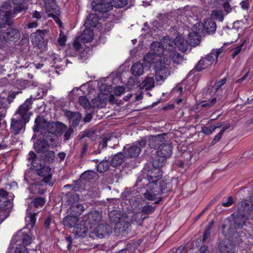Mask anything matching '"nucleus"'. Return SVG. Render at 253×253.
I'll use <instances>...</instances> for the list:
<instances>
[{
  "label": "nucleus",
  "mask_w": 253,
  "mask_h": 253,
  "mask_svg": "<svg viewBox=\"0 0 253 253\" xmlns=\"http://www.w3.org/2000/svg\"><path fill=\"white\" fill-rule=\"evenodd\" d=\"M146 145V140L140 139L133 143L131 145H126L123 150L126 158H134L139 156L142 148Z\"/></svg>",
  "instance_id": "5"
},
{
  "label": "nucleus",
  "mask_w": 253,
  "mask_h": 253,
  "mask_svg": "<svg viewBox=\"0 0 253 253\" xmlns=\"http://www.w3.org/2000/svg\"><path fill=\"white\" fill-rule=\"evenodd\" d=\"M125 158L126 156L123 151L122 152H119L115 154L111 159L110 165L114 168L118 167L124 162Z\"/></svg>",
  "instance_id": "24"
},
{
  "label": "nucleus",
  "mask_w": 253,
  "mask_h": 253,
  "mask_svg": "<svg viewBox=\"0 0 253 253\" xmlns=\"http://www.w3.org/2000/svg\"><path fill=\"white\" fill-rule=\"evenodd\" d=\"M147 186L146 192L143 194L144 197L148 200H155L160 194L158 185L152 182H149Z\"/></svg>",
  "instance_id": "10"
},
{
  "label": "nucleus",
  "mask_w": 253,
  "mask_h": 253,
  "mask_svg": "<svg viewBox=\"0 0 253 253\" xmlns=\"http://www.w3.org/2000/svg\"><path fill=\"white\" fill-rule=\"evenodd\" d=\"M42 137L38 139L34 143V147L37 153H43L50 148L57 146L59 138L56 134L44 132Z\"/></svg>",
  "instance_id": "2"
},
{
  "label": "nucleus",
  "mask_w": 253,
  "mask_h": 253,
  "mask_svg": "<svg viewBox=\"0 0 253 253\" xmlns=\"http://www.w3.org/2000/svg\"><path fill=\"white\" fill-rule=\"evenodd\" d=\"M88 222L91 225H95L98 223L101 219V215L97 211H92L88 214Z\"/></svg>",
  "instance_id": "31"
},
{
  "label": "nucleus",
  "mask_w": 253,
  "mask_h": 253,
  "mask_svg": "<svg viewBox=\"0 0 253 253\" xmlns=\"http://www.w3.org/2000/svg\"><path fill=\"white\" fill-rule=\"evenodd\" d=\"M3 40L6 42H15L20 38V33L18 30L13 28H8L2 33Z\"/></svg>",
  "instance_id": "9"
},
{
  "label": "nucleus",
  "mask_w": 253,
  "mask_h": 253,
  "mask_svg": "<svg viewBox=\"0 0 253 253\" xmlns=\"http://www.w3.org/2000/svg\"><path fill=\"white\" fill-rule=\"evenodd\" d=\"M37 100L36 98L32 100V98H30L26 99L24 103L21 105L17 111H29L32 109V107L33 105L36 104L37 107L35 109L40 110L42 109V105L38 106L37 103Z\"/></svg>",
  "instance_id": "20"
},
{
  "label": "nucleus",
  "mask_w": 253,
  "mask_h": 253,
  "mask_svg": "<svg viewBox=\"0 0 253 253\" xmlns=\"http://www.w3.org/2000/svg\"><path fill=\"white\" fill-rule=\"evenodd\" d=\"M13 12L10 10L3 11L0 10V28L5 27L6 25L10 26L13 22L11 21Z\"/></svg>",
  "instance_id": "17"
},
{
  "label": "nucleus",
  "mask_w": 253,
  "mask_h": 253,
  "mask_svg": "<svg viewBox=\"0 0 253 253\" xmlns=\"http://www.w3.org/2000/svg\"><path fill=\"white\" fill-rule=\"evenodd\" d=\"M25 0H12V2L15 6L13 8V14H16L22 12L25 10L27 8L23 4Z\"/></svg>",
  "instance_id": "34"
},
{
  "label": "nucleus",
  "mask_w": 253,
  "mask_h": 253,
  "mask_svg": "<svg viewBox=\"0 0 253 253\" xmlns=\"http://www.w3.org/2000/svg\"><path fill=\"white\" fill-rule=\"evenodd\" d=\"M11 209L12 208L0 209V223L9 216Z\"/></svg>",
  "instance_id": "48"
},
{
  "label": "nucleus",
  "mask_w": 253,
  "mask_h": 253,
  "mask_svg": "<svg viewBox=\"0 0 253 253\" xmlns=\"http://www.w3.org/2000/svg\"><path fill=\"white\" fill-rule=\"evenodd\" d=\"M94 37V32L92 30L86 28L81 35V40L83 42L88 43L91 42Z\"/></svg>",
  "instance_id": "28"
},
{
  "label": "nucleus",
  "mask_w": 253,
  "mask_h": 253,
  "mask_svg": "<svg viewBox=\"0 0 253 253\" xmlns=\"http://www.w3.org/2000/svg\"><path fill=\"white\" fill-rule=\"evenodd\" d=\"M160 58H157L152 66L156 73V78L157 81L162 80L167 73L168 68L166 67L165 62Z\"/></svg>",
  "instance_id": "7"
},
{
  "label": "nucleus",
  "mask_w": 253,
  "mask_h": 253,
  "mask_svg": "<svg viewBox=\"0 0 253 253\" xmlns=\"http://www.w3.org/2000/svg\"><path fill=\"white\" fill-rule=\"evenodd\" d=\"M55 154L53 151H46L42 153L40 161H43L45 163H52L54 160Z\"/></svg>",
  "instance_id": "33"
},
{
  "label": "nucleus",
  "mask_w": 253,
  "mask_h": 253,
  "mask_svg": "<svg viewBox=\"0 0 253 253\" xmlns=\"http://www.w3.org/2000/svg\"><path fill=\"white\" fill-rule=\"evenodd\" d=\"M14 253H29L27 248L24 246L17 247Z\"/></svg>",
  "instance_id": "63"
},
{
  "label": "nucleus",
  "mask_w": 253,
  "mask_h": 253,
  "mask_svg": "<svg viewBox=\"0 0 253 253\" xmlns=\"http://www.w3.org/2000/svg\"><path fill=\"white\" fill-rule=\"evenodd\" d=\"M27 112H16L11 120V132L15 135L20 133L25 124L29 121Z\"/></svg>",
  "instance_id": "3"
},
{
  "label": "nucleus",
  "mask_w": 253,
  "mask_h": 253,
  "mask_svg": "<svg viewBox=\"0 0 253 253\" xmlns=\"http://www.w3.org/2000/svg\"><path fill=\"white\" fill-rule=\"evenodd\" d=\"M66 114L69 117V119L72 120L73 126H76L79 125L81 117L79 112H66Z\"/></svg>",
  "instance_id": "32"
},
{
  "label": "nucleus",
  "mask_w": 253,
  "mask_h": 253,
  "mask_svg": "<svg viewBox=\"0 0 253 253\" xmlns=\"http://www.w3.org/2000/svg\"><path fill=\"white\" fill-rule=\"evenodd\" d=\"M66 202L69 205H74L78 202L80 199L79 195L75 193L69 192L65 196Z\"/></svg>",
  "instance_id": "36"
},
{
  "label": "nucleus",
  "mask_w": 253,
  "mask_h": 253,
  "mask_svg": "<svg viewBox=\"0 0 253 253\" xmlns=\"http://www.w3.org/2000/svg\"><path fill=\"white\" fill-rule=\"evenodd\" d=\"M78 221L79 218L76 215L69 214L63 218L62 222L65 226L69 228H72L75 227L77 225V223Z\"/></svg>",
  "instance_id": "25"
},
{
  "label": "nucleus",
  "mask_w": 253,
  "mask_h": 253,
  "mask_svg": "<svg viewBox=\"0 0 253 253\" xmlns=\"http://www.w3.org/2000/svg\"><path fill=\"white\" fill-rule=\"evenodd\" d=\"M228 233L229 234L230 236L232 238V240L235 242V243L239 244L240 243L242 242V239L241 236L236 230H234V231L233 232H228Z\"/></svg>",
  "instance_id": "51"
},
{
  "label": "nucleus",
  "mask_w": 253,
  "mask_h": 253,
  "mask_svg": "<svg viewBox=\"0 0 253 253\" xmlns=\"http://www.w3.org/2000/svg\"><path fill=\"white\" fill-rule=\"evenodd\" d=\"M167 158L165 156L159 155L158 153L153 158L152 165L155 168H159L163 167L166 163Z\"/></svg>",
  "instance_id": "30"
},
{
  "label": "nucleus",
  "mask_w": 253,
  "mask_h": 253,
  "mask_svg": "<svg viewBox=\"0 0 253 253\" xmlns=\"http://www.w3.org/2000/svg\"><path fill=\"white\" fill-rule=\"evenodd\" d=\"M12 240L13 242L15 241V243L20 241L23 246H25L31 244L33 239L29 230L25 231L24 230H21L13 236Z\"/></svg>",
  "instance_id": "8"
},
{
  "label": "nucleus",
  "mask_w": 253,
  "mask_h": 253,
  "mask_svg": "<svg viewBox=\"0 0 253 253\" xmlns=\"http://www.w3.org/2000/svg\"><path fill=\"white\" fill-rule=\"evenodd\" d=\"M188 43L192 46H195L200 43V36L196 32L190 33L188 35Z\"/></svg>",
  "instance_id": "38"
},
{
  "label": "nucleus",
  "mask_w": 253,
  "mask_h": 253,
  "mask_svg": "<svg viewBox=\"0 0 253 253\" xmlns=\"http://www.w3.org/2000/svg\"><path fill=\"white\" fill-rule=\"evenodd\" d=\"M236 212L249 217L251 213L252 212L253 214V204L251 203L250 200H246L242 201L238 204Z\"/></svg>",
  "instance_id": "11"
},
{
  "label": "nucleus",
  "mask_w": 253,
  "mask_h": 253,
  "mask_svg": "<svg viewBox=\"0 0 253 253\" xmlns=\"http://www.w3.org/2000/svg\"><path fill=\"white\" fill-rule=\"evenodd\" d=\"M144 217H142V215L139 213H136L134 214L132 217L131 221H136L137 223H141L142 222Z\"/></svg>",
  "instance_id": "58"
},
{
  "label": "nucleus",
  "mask_w": 253,
  "mask_h": 253,
  "mask_svg": "<svg viewBox=\"0 0 253 253\" xmlns=\"http://www.w3.org/2000/svg\"><path fill=\"white\" fill-rule=\"evenodd\" d=\"M45 203V200L44 198L42 197H37L33 199L30 205V208H32L35 207L38 208L39 207H42Z\"/></svg>",
  "instance_id": "42"
},
{
  "label": "nucleus",
  "mask_w": 253,
  "mask_h": 253,
  "mask_svg": "<svg viewBox=\"0 0 253 253\" xmlns=\"http://www.w3.org/2000/svg\"><path fill=\"white\" fill-rule=\"evenodd\" d=\"M226 79L224 78L218 81L215 82L214 85L212 86V90L214 92H216L219 89H222V86L226 84Z\"/></svg>",
  "instance_id": "46"
},
{
  "label": "nucleus",
  "mask_w": 253,
  "mask_h": 253,
  "mask_svg": "<svg viewBox=\"0 0 253 253\" xmlns=\"http://www.w3.org/2000/svg\"><path fill=\"white\" fill-rule=\"evenodd\" d=\"M111 137L105 136L102 138L99 142L98 148L102 150L107 146V142L110 140Z\"/></svg>",
  "instance_id": "54"
},
{
  "label": "nucleus",
  "mask_w": 253,
  "mask_h": 253,
  "mask_svg": "<svg viewBox=\"0 0 253 253\" xmlns=\"http://www.w3.org/2000/svg\"><path fill=\"white\" fill-rule=\"evenodd\" d=\"M159 194H167L171 191L172 183L169 181H160L158 182Z\"/></svg>",
  "instance_id": "26"
},
{
  "label": "nucleus",
  "mask_w": 253,
  "mask_h": 253,
  "mask_svg": "<svg viewBox=\"0 0 253 253\" xmlns=\"http://www.w3.org/2000/svg\"><path fill=\"white\" fill-rule=\"evenodd\" d=\"M219 251L221 253H230L235 250V245L228 239L219 240L218 243Z\"/></svg>",
  "instance_id": "14"
},
{
  "label": "nucleus",
  "mask_w": 253,
  "mask_h": 253,
  "mask_svg": "<svg viewBox=\"0 0 253 253\" xmlns=\"http://www.w3.org/2000/svg\"><path fill=\"white\" fill-rule=\"evenodd\" d=\"M50 169L49 167L45 166V165L43 168H42L41 169L37 171V173L39 176L43 177L42 181L49 185L50 184L49 181L51 178V174L50 173Z\"/></svg>",
  "instance_id": "22"
},
{
  "label": "nucleus",
  "mask_w": 253,
  "mask_h": 253,
  "mask_svg": "<svg viewBox=\"0 0 253 253\" xmlns=\"http://www.w3.org/2000/svg\"><path fill=\"white\" fill-rule=\"evenodd\" d=\"M125 88L123 86H117L115 87L114 92L116 95L119 96L125 92Z\"/></svg>",
  "instance_id": "64"
},
{
  "label": "nucleus",
  "mask_w": 253,
  "mask_h": 253,
  "mask_svg": "<svg viewBox=\"0 0 253 253\" xmlns=\"http://www.w3.org/2000/svg\"><path fill=\"white\" fill-rule=\"evenodd\" d=\"M155 207L151 205H147L143 207L141 210V211L145 214H150L153 212L155 211Z\"/></svg>",
  "instance_id": "57"
},
{
  "label": "nucleus",
  "mask_w": 253,
  "mask_h": 253,
  "mask_svg": "<svg viewBox=\"0 0 253 253\" xmlns=\"http://www.w3.org/2000/svg\"><path fill=\"white\" fill-rule=\"evenodd\" d=\"M94 14H90L85 21L84 24H88L92 27H95L98 23L97 19Z\"/></svg>",
  "instance_id": "49"
},
{
  "label": "nucleus",
  "mask_w": 253,
  "mask_h": 253,
  "mask_svg": "<svg viewBox=\"0 0 253 253\" xmlns=\"http://www.w3.org/2000/svg\"><path fill=\"white\" fill-rule=\"evenodd\" d=\"M35 123L33 131L37 132L41 129V134H43L44 132L62 134L63 131L66 128V126L62 123L59 122H48L43 117L39 116L35 119Z\"/></svg>",
  "instance_id": "1"
},
{
  "label": "nucleus",
  "mask_w": 253,
  "mask_h": 253,
  "mask_svg": "<svg viewBox=\"0 0 253 253\" xmlns=\"http://www.w3.org/2000/svg\"><path fill=\"white\" fill-rule=\"evenodd\" d=\"M143 83L146 89H150L154 86V79L153 77H147L145 78Z\"/></svg>",
  "instance_id": "50"
},
{
  "label": "nucleus",
  "mask_w": 253,
  "mask_h": 253,
  "mask_svg": "<svg viewBox=\"0 0 253 253\" xmlns=\"http://www.w3.org/2000/svg\"><path fill=\"white\" fill-rule=\"evenodd\" d=\"M98 112H91V113H89V114H87L86 115V116H85V118H84V122H89L93 116H95L96 115V116L97 117H98V119L100 120V119H101L103 117V116L102 115V114H100V115H98L97 114V113H98ZM100 114H102L103 113V112H99Z\"/></svg>",
  "instance_id": "53"
},
{
  "label": "nucleus",
  "mask_w": 253,
  "mask_h": 253,
  "mask_svg": "<svg viewBox=\"0 0 253 253\" xmlns=\"http://www.w3.org/2000/svg\"><path fill=\"white\" fill-rule=\"evenodd\" d=\"M48 16L49 17L52 18L55 21L56 23L59 26V27H61L62 26V22L60 20L58 15L49 13L48 14Z\"/></svg>",
  "instance_id": "56"
},
{
  "label": "nucleus",
  "mask_w": 253,
  "mask_h": 253,
  "mask_svg": "<svg viewBox=\"0 0 253 253\" xmlns=\"http://www.w3.org/2000/svg\"><path fill=\"white\" fill-rule=\"evenodd\" d=\"M202 30L201 33L203 34L207 33L208 34H214L216 30V24L215 22L211 18L206 19L202 23Z\"/></svg>",
  "instance_id": "15"
},
{
  "label": "nucleus",
  "mask_w": 253,
  "mask_h": 253,
  "mask_svg": "<svg viewBox=\"0 0 253 253\" xmlns=\"http://www.w3.org/2000/svg\"><path fill=\"white\" fill-rule=\"evenodd\" d=\"M88 229L84 225L77 224L74 228L73 233L78 237H84L87 235Z\"/></svg>",
  "instance_id": "29"
},
{
  "label": "nucleus",
  "mask_w": 253,
  "mask_h": 253,
  "mask_svg": "<svg viewBox=\"0 0 253 253\" xmlns=\"http://www.w3.org/2000/svg\"><path fill=\"white\" fill-rule=\"evenodd\" d=\"M42 161L38 160L37 161H33L31 162L32 166L35 169V170L37 171L40 169H41L42 168H43L45 164L41 163Z\"/></svg>",
  "instance_id": "55"
},
{
  "label": "nucleus",
  "mask_w": 253,
  "mask_h": 253,
  "mask_svg": "<svg viewBox=\"0 0 253 253\" xmlns=\"http://www.w3.org/2000/svg\"><path fill=\"white\" fill-rule=\"evenodd\" d=\"M113 6L116 8H121L125 6L128 2V0H113L112 2H110Z\"/></svg>",
  "instance_id": "52"
},
{
  "label": "nucleus",
  "mask_w": 253,
  "mask_h": 253,
  "mask_svg": "<svg viewBox=\"0 0 253 253\" xmlns=\"http://www.w3.org/2000/svg\"><path fill=\"white\" fill-rule=\"evenodd\" d=\"M223 49L221 48L217 49L216 50L213 49L211 51V52L209 53L210 55L214 56V60L215 61V63L217 61V58L219 55L222 52Z\"/></svg>",
  "instance_id": "59"
},
{
  "label": "nucleus",
  "mask_w": 253,
  "mask_h": 253,
  "mask_svg": "<svg viewBox=\"0 0 253 253\" xmlns=\"http://www.w3.org/2000/svg\"><path fill=\"white\" fill-rule=\"evenodd\" d=\"M45 31L38 30L30 36L33 44L39 48L42 47L44 42Z\"/></svg>",
  "instance_id": "13"
},
{
  "label": "nucleus",
  "mask_w": 253,
  "mask_h": 253,
  "mask_svg": "<svg viewBox=\"0 0 253 253\" xmlns=\"http://www.w3.org/2000/svg\"><path fill=\"white\" fill-rule=\"evenodd\" d=\"M7 192L2 189H0V209L12 208V204L7 197Z\"/></svg>",
  "instance_id": "21"
},
{
  "label": "nucleus",
  "mask_w": 253,
  "mask_h": 253,
  "mask_svg": "<svg viewBox=\"0 0 253 253\" xmlns=\"http://www.w3.org/2000/svg\"><path fill=\"white\" fill-rule=\"evenodd\" d=\"M66 41H67L66 36L64 34L60 33V34L59 35V37L58 40V44L60 46H63L65 44Z\"/></svg>",
  "instance_id": "62"
},
{
  "label": "nucleus",
  "mask_w": 253,
  "mask_h": 253,
  "mask_svg": "<svg viewBox=\"0 0 253 253\" xmlns=\"http://www.w3.org/2000/svg\"><path fill=\"white\" fill-rule=\"evenodd\" d=\"M165 134L150 136L149 137V146L151 148L156 149L165 141Z\"/></svg>",
  "instance_id": "18"
},
{
  "label": "nucleus",
  "mask_w": 253,
  "mask_h": 253,
  "mask_svg": "<svg viewBox=\"0 0 253 253\" xmlns=\"http://www.w3.org/2000/svg\"><path fill=\"white\" fill-rule=\"evenodd\" d=\"M157 58H160V57L156 56L152 52L146 54L144 56L143 60L146 64L153 66Z\"/></svg>",
  "instance_id": "39"
},
{
  "label": "nucleus",
  "mask_w": 253,
  "mask_h": 253,
  "mask_svg": "<svg viewBox=\"0 0 253 253\" xmlns=\"http://www.w3.org/2000/svg\"><path fill=\"white\" fill-rule=\"evenodd\" d=\"M162 176V171L159 168H152L148 170L147 177L149 182H154L158 185V182Z\"/></svg>",
  "instance_id": "16"
},
{
  "label": "nucleus",
  "mask_w": 253,
  "mask_h": 253,
  "mask_svg": "<svg viewBox=\"0 0 253 253\" xmlns=\"http://www.w3.org/2000/svg\"><path fill=\"white\" fill-rule=\"evenodd\" d=\"M64 131H65L64 135V139L65 141H67L70 138L71 134L73 133L74 130L72 127H70L68 129L66 128V129L63 131V132Z\"/></svg>",
  "instance_id": "60"
},
{
  "label": "nucleus",
  "mask_w": 253,
  "mask_h": 253,
  "mask_svg": "<svg viewBox=\"0 0 253 253\" xmlns=\"http://www.w3.org/2000/svg\"><path fill=\"white\" fill-rule=\"evenodd\" d=\"M85 210L84 207L82 204H77L72 205L68 210L67 213L71 215H76V217L81 215L84 211Z\"/></svg>",
  "instance_id": "27"
},
{
  "label": "nucleus",
  "mask_w": 253,
  "mask_h": 253,
  "mask_svg": "<svg viewBox=\"0 0 253 253\" xmlns=\"http://www.w3.org/2000/svg\"><path fill=\"white\" fill-rule=\"evenodd\" d=\"M248 217L246 215L235 212L227 219V222L222 226V230L227 228V232H233L237 229L242 228Z\"/></svg>",
  "instance_id": "4"
},
{
  "label": "nucleus",
  "mask_w": 253,
  "mask_h": 253,
  "mask_svg": "<svg viewBox=\"0 0 253 253\" xmlns=\"http://www.w3.org/2000/svg\"><path fill=\"white\" fill-rule=\"evenodd\" d=\"M151 45L153 50L152 52L153 54L159 57H161V56L164 54V47L161 45L160 42H153Z\"/></svg>",
  "instance_id": "37"
},
{
  "label": "nucleus",
  "mask_w": 253,
  "mask_h": 253,
  "mask_svg": "<svg viewBox=\"0 0 253 253\" xmlns=\"http://www.w3.org/2000/svg\"><path fill=\"white\" fill-rule=\"evenodd\" d=\"M214 56L208 54L205 57H202L196 65V68L198 72H201L204 69L209 68L215 61L214 60Z\"/></svg>",
  "instance_id": "12"
},
{
  "label": "nucleus",
  "mask_w": 253,
  "mask_h": 253,
  "mask_svg": "<svg viewBox=\"0 0 253 253\" xmlns=\"http://www.w3.org/2000/svg\"><path fill=\"white\" fill-rule=\"evenodd\" d=\"M97 175V173L93 170H86L83 172L80 176V179L87 180L92 179L94 178Z\"/></svg>",
  "instance_id": "45"
},
{
  "label": "nucleus",
  "mask_w": 253,
  "mask_h": 253,
  "mask_svg": "<svg viewBox=\"0 0 253 253\" xmlns=\"http://www.w3.org/2000/svg\"><path fill=\"white\" fill-rule=\"evenodd\" d=\"M85 137L90 138L92 141L95 140L97 137L96 130L93 128L85 130L83 132L81 138L82 139Z\"/></svg>",
  "instance_id": "41"
},
{
  "label": "nucleus",
  "mask_w": 253,
  "mask_h": 253,
  "mask_svg": "<svg viewBox=\"0 0 253 253\" xmlns=\"http://www.w3.org/2000/svg\"><path fill=\"white\" fill-rule=\"evenodd\" d=\"M171 152L172 148L170 144L169 143H164L163 142L161 146H159L157 153L168 158L171 155Z\"/></svg>",
  "instance_id": "23"
},
{
  "label": "nucleus",
  "mask_w": 253,
  "mask_h": 253,
  "mask_svg": "<svg viewBox=\"0 0 253 253\" xmlns=\"http://www.w3.org/2000/svg\"><path fill=\"white\" fill-rule=\"evenodd\" d=\"M110 166V163L108 161L103 160L97 165V170L99 173H104L109 169Z\"/></svg>",
  "instance_id": "43"
},
{
  "label": "nucleus",
  "mask_w": 253,
  "mask_h": 253,
  "mask_svg": "<svg viewBox=\"0 0 253 253\" xmlns=\"http://www.w3.org/2000/svg\"><path fill=\"white\" fill-rule=\"evenodd\" d=\"M29 214H30V215L29 216V224H30L31 227H33L34 226V225L35 224V223H36V218L35 216L37 215V213H35V212H33V213L30 212Z\"/></svg>",
  "instance_id": "61"
},
{
  "label": "nucleus",
  "mask_w": 253,
  "mask_h": 253,
  "mask_svg": "<svg viewBox=\"0 0 253 253\" xmlns=\"http://www.w3.org/2000/svg\"><path fill=\"white\" fill-rule=\"evenodd\" d=\"M69 187L71 190L74 192L79 191L83 189L82 180L79 179L74 182V184H67L64 186V188Z\"/></svg>",
  "instance_id": "44"
},
{
  "label": "nucleus",
  "mask_w": 253,
  "mask_h": 253,
  "mask_svg": "<svg viewBox=\"0 0 253 253\" xmlns=\"http://www.w3.org/2000/svg\"><path fill=\"white\" fill-rule=\"evenodd\" d=\"M112 232V228L108 224H99L94 230L93 232L89 233V237L94 238V235L99 238H103L106 235H109Z\"/></svg>",
  "instance_id": "6"
},
{
  "label": "nucleus",
  "mask_w": 253,
  "mask_h": 253,
  "mask_svg": "<svg viewBox=\"0 0 253 253\" xmlns=\"http://www.w3.org/2000/svg\"><path fill=\"white\" fill-rule=\"evenodd\" d=\"M131 73L134 76H140L144 72V67L142 63L137 62L132 65L131 68Z\"/></svg>",
  "instance_id": "35"
},
{
  "label": "nucleus",
  "mask_w": 253,
  "mask_h": 253,
  "mask_svg": "<svg viewBox=\"0 0 253 253\" xmlns=\"http://www.w3.org/2000/svg\"><path fill=\"white\" fill-rule=\"evenodd\" d=\"M78 103L85 110H89L92 107L88 99L84 95H80L79 97Z\"/></svg>",
  "instance_id": "40"
},
{
  "label": "nucleus",
  "mask_w": 253,
  "mask_h": 253,
  "mask_svg": "<svg viewBox=\"0 0 253 253\" xmlns=\"http://www.w3.org/2000/svg\"><path fill=\"white\" fill-rule=\"evenodd\" d=\"M92 102V107L93 108H102V107L104 105V101L100 97V95H98V96L96 97H95L94 98L92 99L91 101Z\"/></svg>",
  "instance_id": "47"
},
{
  "label": "nucleus",
  "mask_w": 253,
  "mask_h": 253,
  "mask_svg": "<svg viewBox=\"0 0 253 253\" xmlns=\"http://www.w3.org/2000/svg\"><path fill=\"white\" fill-rule=\"evenodd\" d=\"M122 214L120 211L113 210L109 212V217L111 222L115 224V228H120V225L124 222L121 220Z\"/></svg>",
  "instance_id": "19"
}]
</instances>
